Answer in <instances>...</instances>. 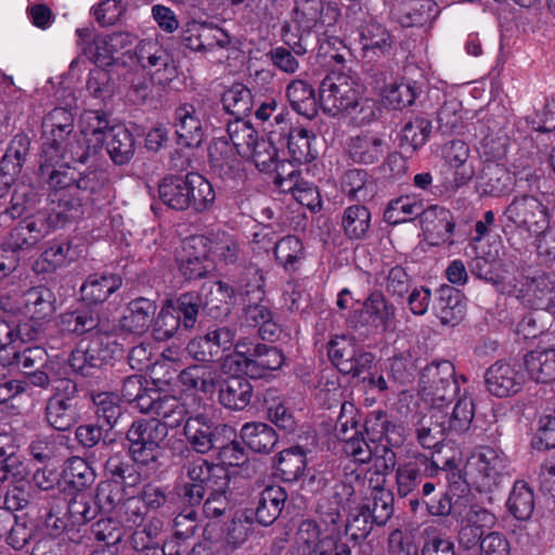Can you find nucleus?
I'll use <instances>...</instances> for the list:
<instances>
[{"mask_svg": "<svg viewBox=\"0 0 555 555\" xmlns=\"http://www.w3.org/2000/svg\"><path fill=\"white\" fill-rule=\"evenodd\" d=\"M138 60L151 79L167 85L177 76V67L165 49L153 41H142L138 47Z\"/></svg>", "mask_w": 555, "mask_h": 555, "instance_id": "17", "label": "nucleus"}, {"mask_svg": "<svg viewBox=\"0 0 555 555\" xmlns=\"http://www.w3.org/2000/svg\"><path fill=\"white\" fill-rule=\"evenodd\" d=\"M140 412L151 414L153 420L166 425V430L179 426L186 416L184 403L175 396H162L156 389L151 397L141 398Z\"/></svg>", "mask_w": 555, "mask_h": 555, "instance_id": "18", "label": "nucleus"}, {"mask_svg": "<svg viewBox=\"0 0 555 555\" xmlns=\"http://www.w3.org/2000/svg\"><path fill=\"white\" fill-rule=\"evenodd\" d=\"M371 225V212L363 205H353L345 209L341 227L345 234L352 240L364 237Z\"/></svg>", "mask_w": 555, "mask_h": 555, "instance_id": "52", "label": "nucleus"}, {"mask_svg": "<svg viewBox=\"0 0 555 555\" xmlns=\"http://www.w3.org/2000/svg\"><path fill=\"white\" fill-rule=\"evenodd\" d=\"M202 304L208 308L210 312L229 310V307L235 300L234 289L224 282H206L203 284L199 293Z\"/></svg>", "mask_w": 555, "mask_h": 555, "instance_id": "45", "label": "nucleus"}, {"mask_svg": "<svg viewBox=\"0 0 555 555\" xmlns=\"http://www.w3.org/2000/svg\"><path fill=\"white\" fill-rule=\"evenodd\" d=\"M111 128L113 126H109L105 112L89 109L82 113L79 119V129L83 140L81 145L87 152V158L96 155L104 149Z\"/></svg>", "mask_w": 555, "mask_h": 555, "instance_id": "19", "label": "nucleus"}, {"mask_svg": "<svg viewBox=\"0 0 555 555\" xmlns=\"http://www.w3.org/2000/svg\"><path fill=\"white\" fill-rule=\"evenodd\" d=\"M63 478L76 489H82L93 481L94 474L81 456H72L63 469Z\"/></svg>", "mask_w": 555, "mask_h": 555, "instance_id": "60", "label": "nucleus"}, {"mask_svg": "<svg viewBox=\"0 0 555 555\" xmlns=\"http://www.w3.org/2000/svg\"><path fill=\"white\" fill-rule=\"evenodd\" d=\"M37 339V330L28 331V323L12 326L0 319V362H10L18 356V344Z\"/></svg>", "mask_w": 555, "mask_h": 555, "instance_id": "36", "label": "nucleus"}, {"mask_svg": "<svg viewBox=\"0 0 555 555\" xmlns=\"http://www.w3.org/2000/svg\"><path fill=\"white\" fill-rule=\"evenodd\" d=\"M167 434L166 425L156 420L135 421L127 433L129 451H155Z\"/></svg>", "mask_w": 555, "mask_h": 555, "instance_id": "29", "label": "nucleus"}, {"mask_svg": "<svg viewBox=\"0 0 555 555\" xmlns=\"http://www.w3.org/2000/svg\"><path fill=\"white\" fill-rule=\"evenodd\" d=\"M245 320L251 326H259L262 339H271L276 335L278 325L272 321V312L264 305H249L245 309Z\"/></svg>", "mask_w": 555, "mask_h": 555, "instance_id": "62", "label": "nucleus"}, {"mask_svg": "<svg viewBox=\"0 0 555 555\" xmlns=\"http://www.w3.org/2000/svg\"><path fill=\"white\" fill-rule=\"evenodd\" d=\"M284 356L276 347L254 344L249 345V370L250 378L266 377L270 372L282 367Z\"/></svg>", "mask_w": 555, "mask_h": 555, "instance_id": "32", "label": "nucleus"}, {"mask_svg": "<svg viewBox=\"0 0 555 555\" xmlns=\"http://www.w3.org/2000/svg\"><path fill=\"white\" fill-rule=\"evenodd\" d=\"M179 270L188 280L205 276L215 269L214 259L208 255V240L205 235L186 238L178 259Z\"/></svg>", "mask_w": 555, "mask_h": 555, "instance_id": "14", "label": "nucleus"}, {"mask_svg": "<svg viewBox=\"0 0 555 555\" xmlns=\"http://www.w3.org/2000/svg\"><path fill=\"white\" fill-rule=\"evenodd\" d=\"M253 386L245 377H230L219 391L220 403L232 410L245 409L251 399Z\"/></svg>", "mask_w": 555, "mask_h": 555, "instance_id": "44", "label": "nucleus"}, {"mask_svg": "<svg viewBox=\"0 0 555 555\" xmlns=\"http://www.w3.org/2000/svg\"><path fill=\"white\" fill-rule=\"evenodd\" d=\"M339 520V513L336 508H331L326 517L322 519L326 526L328 534L320 539L314 546V555H350V548L346 543H338L336 524Z\"/></svg>", "mask_w": 555, "mask_h": 555, "instance_id": "50", "label": "nucleus"}, {"mask_svg": "<svg viewBox=\"0 0 555 555\" xmlns=\"http://www.w3.org/2000/svg\"><path fill=\"white\" fill-rule=\"evenodd\" d=\"M230 140L237 154L250 160L259 171L271 172L278 166V151L267 139H259L254 127L242 119L228 125Z\"/></svg>", "mask_w": 555, "mask_h": 555, "instance_id": "3", "label": "nucleus"}, {"mask_svg": "<svg viewBox=\"0 0 555 555\" xmlns=\"http://www.w3.org/2000/svg\"><path fill=\"white\" fill-rule=\"evenodd\" d=\"M426 464V473L429 476L436 475L439 470L447 473L450 482L449 491L440 496L437 502L427 503V509L431 515L447 516L462 514L461 505L468 500L462 494L469 491L467 478L474 482L495 480L507 469V460L504 453H463L451 457L443 456V453H436Z\"/></svg>", "mask_w": 555, "mask_h": 555, "instance_id": "1", "label": "nucleus"}, {"mask_svg": "<svg viewBox=\"0 0 555 555\" xmlns=\"http://www.w3.org/2000/svg\"><path fill=\"white\" fill-rule=\"evenodd\" d=\"M391 17L404 27L423 25L437 15L431 0H393Z\"/></svg>", "mask_w": 555, "mask_h": 555, "instance_id": "28", "label": "nucleus"}, {"mask_svg": "<svg viewBox=\"0 0 555 555\" xmlns=\"http://www.w3.org/2000/svg\"><path fill=\"white\" fill-rule=\"evenodd\" d=\"M420 222L426 238L431 245L448 242L454 230L451 211L437 205L424 209Z\"/></svg>", "mask_w": 555, "mask_h": 555, "instance_id": "25", "label": "nucleus"}, {"mask_svg": "<svg viewBox=\"0 0 555 555\" xmlns=\"http://www.w3.org/2000/svg\"><path fill=\"white\" fill-rule=\"evenodd\" d=\"M328 357L343 374L360 376L366 372L374 360L372 353L360 349L354 339L348 336H336L328 343Z\"/></svg>", "mask_w": 555, "mask_h": 555, "instance_id": "9", "label": "nucleus"}, {"mask_svg": "<svg viewBox=\"0 0 555 555\" xmlns=\"http://www.w3.org/2000/svg\"><path fill=\"white\" fill-rule=\"evenodd\" d=\"M78 256L79 253L73 247L72 242L54 241L36 259L33 269L36 273L53 272L74 261Z\"/></svg>", "mask_w": 555, "mask_h": 555, "instance_id": "35", "label": "nucleus"}, {"mask_svg": "<svg viewBox=\"0 0 555 555\" xmlns=\"http://www.w3.org/2000/svg\"><path fill=\"white\" fill-rule=\"evenodd\" d=\"M396 308L379 292L372 293L363 304L360 312L362 325L376 331H388L395 326Z\"/></svg>", "mask_w": 555, "mask_h": 555, "instance_id": "24", "label": "nucleus"}, {"mask_svg": "<svg viewBox=\"0 0 555 555\" xmlns=\"http://www.w3.org/2000/svg\"><path fill=\"white\" fill-rule=\"evenodd\" d=\"M446 383L444 390L448 393H456L459 385L454 379V367L449 361L433 362L428 364L422 373L421 390H428V388L436 387Z\"/></svg>", "mask_w": 555, "mask_h": 555, "instance_id": "46", "label": "nucleus"}, {"mask_svg": "<svg viewBox=\"0 0 555 555\" xmlns=\"http://www.w3.org/2000/svg\"><path fill=\"white\" fill-rule=\"evenodd\" d=\"M117 351L118 346L109 334L93 335L89 340H81L73 350L69 365L81 375H88L89 369L102 366L112 360Z\"/></svg>", "mask_w": 555, "mask_h": 555, "instance_id": "8", "label": "nucleus"}, {"mask_svg": "<svg viewBox=\"0 0 555 555\" xmlns=\"http://www.w3.org/2000/svg\"><path fill=\"white\" fill-rule=\"evenodd\" d=\"M319 101L322 109L330 115L351 112L359 102L358 85L347 75H330L320 85Z\"/></svg>", "mask_w": 555, "mask_h": 555, "instance_id": "5", "label": "nucleus"}, {"mask_svg": "<svg viewBox=\"0 0 555 555\" xmlns=\"http://www.w3.org/2000/svg\"><path fill=\"white\" fill-rule=\"evenodd\" d=\"M376 486L371 491L370 514L377 526L385 525L393 513V495L376 480Z\"/></svg>", "mask_w": 555, "mask_h": 555, "instance_id": "55", "label": "nucleus"}, {"mask_svg": "<svg viewBox=\"0 0 555 555\" xmlns=\"http://www.w3.org/2000/svg\"><path fill=\"white\" fill-rule=\"evenodd\" d=\"M104 147L116 165L127 164L134 155L133 134L124 126H113Z\"/></svg>", "mask_w": 555, "mask_h": 555, "instance_id": "42", "label": "nucleus"}, {"mask_svg": "<svg viewBox=\"0 0 555 555\" xmlns=\"http://www.w3.org/2000/svg\"><path fill=\"white\" fill-rule=\"evenodd\" d=\"M506 292L527 306L547 311L555 300V283L544 274L531 279L521 278Z\"/></svg>", "mask_w": 555, "mask_h": 555, "instance_id": "15", "label": "nucleus"}, {"mask_svg": "<svg viewBox=\"0 0 555 555\" xmlns=\"http://www.w3.org/2000/svg\"><path fill=\"white\" fill-rule=\"evenodd\" d=\"M485 384L491 395L505 398L521 390L525 384V374L517 363L496 361L487 369Z\"/></svg>", "mask_w": 555, "mask_h": 555, "instance_id": "16", "label": "nucleus"}, {"mask_svg": "<svg viewBox=\"0 0 555 555\" xmlns=\"http://www.w3.org/2000/svg\"><path fill=\"white\" fill-rule=\"evenodd\" d=\"M287 500L285 490L280 486H268L260 494L256 508V519L262 526H269L281 514Z\"/></svg>", "mask_w": 555, "mask_h": 555, "instance_id": "43", "label": "nucleus"}, {"mask_svg": "<svg viewBox=\"0 0 555 555\" xmlns=\"http://www.w3.org/2000/svg\"><path fill=\"white\" fill-rule=\"evenodd\" d=\"M249 345L250 341L247 339H240L235 344L234 351L223 358L221 363L223 373L231 375V377H241V374L248 376Z\"/></svg>", "mask_w": 555, "mask_h": 555, "instance_id": "58", "label": "nucleus"}, {"mask_svg": "<svg viewBox=\"0 0 555 555\" xmlns=\"http://www.w3.org/2000/svg\"><path fill=\"white\" fill-rule=\"evenodd\" d=\"M343 190L350 197L365 199L371 196L373 185L367 181V175L361 169L348 170L343 179Z\"/></svg>", "mask_w": 555, "mask_h": 555, "instance_id": "64", "label": "nucleus"}, {"mask_svg": "<svg viewBox=\"0 0 555 555\" xmlns=\"http://www.w3.org/2000/svg\"><path fill=\"white\" fill-rule=\"evenodd\" d=\"M505 216L533 235L543 233L548 227L546 208L534 196L515 197L505 209Z\"/></svg>", "mask_w": 555, "mask_h": 555, "instance_id": "12", "label": "nucleus"}, {"mask_svg": "<svg viewBox=\"0 0 555 555\" xmlns=\"http://www.w3.org/2000/svg\"><path fill=\"white\" fill-rule=\"evenodd\" d=\"M287 98L292 107L300 115L310 119L312 112V87L302 79L293 80L287 87Z\"/></svg>", "mask_w": 555, "mask_h": 555, "instance_id": "59", "label": "nucleus"}, {"mask_svg": "<svg viewBox=\"0 0 555 555\" xmlns=\"http://www.w3.org/2000/svg\"><path fill=\"white\" fill-rule=\"evenodd\" d=\"M59 327L63 333L82 335L92 333L93 335L108 334V326L101 322L99 314L93 310H80L63 313L59 319Z\"/></svg>", "mask_w": 555, "mask_h": 555, "instance_id": "31", "label": "nucleus"}, {"mask_svg": "<svg viewBox=\"0 0 555 555\" xmlns=\"http://www.w3.org/2000/svg\"><path fill=\"white\" fill-rule=\"evenodd\" d=\"M157 305L154 300L140 297L131 300L119 320V328L122 332L142 335L152 325L156 315Z\"/></svg>", "mask_w": 555, "mask_h": 555, "instance_id": "27", "label": "nucleus"}, {"mask_svg": "<svg viewBox=\"0 0 555 555\" xmlns=\"http://www.w3.org/2000/svg\"><path fill=\"white\" fill-rule=\"evenodd\" d=\"M190 173L165 177L158 185L160 201L169 208L184 210L190 207Z\"/></svg>", "mask_w": 555, "mask_h": 555, "instance_id": "38", "label": "nucleus"}, {"mask_svg": "<svg viewBox=\"0 0 555 555\" xmlns=\"http://www.w3.org/2000/svg\"><path fill=\"white\" fill-rule=\"evenodd\" d=\"M74 115L64 107H55L43 120V143L41 169L49 171L50 166L67 159L85 160L87 152L73 134Z\"/></svg>", "mask_w": 555, "mask_h": 555, "instance_id": "2", "label": "nucleus"}, {"mask_svg": "<svg viewBox=\"0 0 555 555\" xmlns=\"http://www.w3.org/2000/svg\"><path fill=\"white\" fill-rule=\"evenodd\" d=\"M212 422L204 415L197 414L188 418L184 426V434L188 441L195 449L194 451H241L236 431L228 425L216 427L211 431Z\"/></svg>", "mask_w": 555, "mask_h": 555, "instance_id": "4", "label": "nucleus"}, {"mask_svg": "<svg viewBox=\"0 0 555 555\" xmlns=\"http://www.w3.org/2000/svg\"><path fill=\"white\" fill-rule=\"evenodd\" d=\"M237 441L241 451H271L278 437L272 427L264 423H246L242 426Z\"/></svg>", "mask_w": 555, "mask_h": 555, "instance_id": "37", "label": "nucleus"}, {"mask_svg": "<svg viewBox=\"0 0 555 555\" xmlns=\"http://www.w3.org/2000/svg\"><path fill=\"white\" fill-rule=\"evenodd\" d=\"M339 16V10L336 3L322 4L320 16L314 20V33L324 38H319V55L330 56L335 61H340L341 56L337 53L343 44L341 40L334 36L335 24Z\"/></svg>", "mask_w": 555, "mask_h": 555, "instance_id": "23", "label": "nucleus"}, {"mask_svg": "<svg viewBox=\"0 0 555 555\" xmlns=\"http://www.w3.org/2000/svg\"><path fill=\"white\" fill-rule=\"evenodd\" d=\"M52 299L53 295L49 288L37 286L25 292L18 299L16 308H14L16 312L22 313L33 322V324H28V331H33V327H35L37 337L40 332V321L50 317L54 311Z\"/></svg>", "mask_w": 555, "mask_h": 555, "instance_id": "20", "label": "nucleus"}, {"mask_svg": "<svg viewBox=\"0 0 555 555\" xmlns=\"http://www.w3.org/2000/svg\"><path fill=\"white\" fill-rule=\"evenodd\" d=\"M513 185L511 172L500 164H490L487 166L483 182L481 183L482 193L492 196H501L509 192Z\"/></svg>", "mask_w": 555, "mask_h": 555, "instance_id": "54", "label": "nucleus"}, {"mask_svg": "<svg viewBox=\"0 0 555 555\" xmlns=\"http://www.w3.org/2000/svg\"><path fill=\"white\" fill-rule=\"evenodd\" d=\"M178 143L186 147L198 146L205 137L207 119L199 105L183 104L177 107L173 122Z\"/></svg>", "mask_w": 555, "mask_h": 555, "instance_id": "13", "label": "nucleus"}, {"mask_svg": "<svg viewBox=\"0 0 555 555\" xmlns=\"http://www.w3.org/2000/svg\"><path fill=\"white\" fill-rule=\"evenodd\" d=\"M181 325L180 315L177 314L175 301L166 300L159 312L153 318L152 334L155 340L165 341L170 339Z\"/></svg>", "mask_w": 555, "mask_h": 555, "instance_id": "47", "label": "nucleus"}, {"mask_svg": "<svg viewBox=\"0 0 555 555\" xmlns=\"http://www.w3.org/2000/svg\"><path fill=\"white\" fill-rule=\"evenodd\" d=\"M64 390V393L56 392L52 396L46 408L48 423L57 430L68 429L75 424L77 417L76 385L72 382H65Z\"/></svg>", "mask_w": 555, "mask_h": 555, "instance_id": "21", "label": "nucleus"}, {"mask_svg": "<svg viewBox=\"0 0 555 555\" xmlns=\"http://www.w3.org/2000/svg\"><path fill=\"white\" fill-rule=\"evenodd\" d=\"M222 104L232 115H246L253 108V95L243 83H234L222 95Z\"/></svg>", "mask_w": 555, "mask_h": 555, "instance_id": "56", "label": "nucleus"}, {"mask_svg": "<svg viewBox=\"0 0 555 555\" xmlns=\"http://www.w3.org/2000/svg\"><path fill=\"white\" fill-rule=\"evenodd\" d=\"M442 158L448 166L447 183L451 189L467 184L476 173L475 159L469 146L462 140H452L441 150Z\"/></svg>", "mask_w": 555, "mask_h": 555, "instance_id": "11", "label": "nucleus"}, {"mask_svg": "<svg viewBox=\"0 0 555 555\" xmlns=\"http://www.w3.org/2000/svg\"><path fill=\"white\" fill-rule=\"evenodd\" d=\"M360 42L364 57L376 61L390 54L393 40L390 33L380 23L371 21L361 27Z\"/></svg>", "mask_w": 555, "mask_h": 555, "instance_id": "30", "label": "nucleus"}, {"mask_svg": "<svg viewBox=\"0 0 555 555\" xmlns=\"http://www.w3.org/2000/svg\"><path fill=\"white\" fill-rule=\"evenodd\" d=\"M387 151L385 140L372 133H365L353 138L349 145L350 157L356 163L373 164L378 162Z\"/></svg>", "mask_w": 555, "mask_h": 555, "instance_id": "41", "label": "nucleus"}, {"mask_svg": "<svg viewBox=\"0 0 555 555\" xmlns=\"http://www.w3.org/2000/svg\"><path fill=\"white\" fill-rule=\"evenodd\" d=\"M208 255L210 258H219L224 261H233L238 254V245L235 240L225 232H211L208 236Z\"/></svg>", "mask_w": 555, "mask_h": 555, "instance_id": "61", "label": "nucleus"}, {"mask_svg": "<svg viewBox=\"0 0 555 555\" xmlns=\"http://www.w3.org/2000/svg\"><path fill=\"white\" fill-rule=\"evenodd\" d=\"M475 405L472 398L464 396L457 400L448 421V429L454 433L466 431L474 420Z\"/></svg>", "mask_w": 555, "mask_h": 555, "instance_id": "63", "label": "nucleus"}, {"mask_svg": "<svg viewBox=\"0 0 555 555\" xmlns=\"http://www.w3.org/2000/svg\"><path fill=\"white\" fill-rule=\"evenodd\" d=\"M188 474L192 482L201 483L207 489H212L219 483L220 486L228 485V473L224 467L209 464L202 459L192 463Z\"/></svg>", "mask_w": 555, "mask_h": 555, "instance_id": "51", "label": "nucleus"}, {"mask_svg": "<svg viewBox=\"0 0 555 555\" xmlns=\"http://www.w3.org/2000/svg\"><path fill=\"white\" fill-rule=\"evenodd\" d=\"M274 256L285 270H295L296 264L304 259L302 243L295 236L283 237L275 244Z\"/></svg>", "mask_w": 555, "mask_h": 555, "instance_id": "57", "label": "nucleus"}, {"mask_svg": "<svg viewBox=\"0 0 555 555\" xmlns=\"http://www.w3.org/2000/svg\"><path fill=\"white\" fill-rule=\"evenodd\" d=\"M87 159L61 160L59 164L50 166L52 168L49 172L50 186L56 190L78 189L90 193L99 192L106 183V173L103 170H91L81 176L80 173L78 175L74 166L76 164H83Z\"/></svg>", "mask_w": 555, "mask_h": 555, "instance_id": "7", "label": "nucleus"}, {"mask_svg": "<svg viewBox=\"0 0 555 555\" xmlns=\"http://www.w3.org/2000/svg\"><path fill=\"white\" fill-rule=\"evenodd\" d=\"M79 206V203L73 204L68 210H59L55 215L39 211L26 218L20 224L24 227L28 234L36 237V241L39 243L43 237L50 234L53 229L63 227L66 221L73 219Z\"/></svg>", "mask_w": 555, "mask_h": 555, "instance_id": "33", "label": "nucleus"}, {"mask_svg": "<svg viewBox=\"0 0 555 555\" xmlns=\"http://www.w3.org/2000/svg\"><path fill=\"white\" fill-rule=\"evenodd\" d=\"M189 184V208L197 212L210 210L216 201V192L211 183L204 176L191 172Z\"/></svg>", "mask_w": 555, "mask_h": 555, "instance_id": "48", "label": "nucleus"}, {"mask_svg": "<svg viewBox=\"0 0 555 555\" xmlns=\"http://www.w3.org/2000/svg\"><path fill=\"white\" fill-rule=\"evenodd\" d=\"M335 430L337 438L346 442L350 451H363L358 411L352 403L341 404Z\"/></svg>", "mask_w": 555, "mask_h": 555, "instance_id": "40", "label": "nucleus"}, {"mask_svg": "<svg viewBox=\"0 0 555 555\" xmlns=\"http://www.w3.org/2000/svg\"><path fill=\"white\" fill-rule=\"evenodd\" d=\"M423 203L415 196H401L391 201L384 212V219L390 224L413 220L423 211Z\"/></svg>", "mask_w": 555, "mask_h": 555, "instance_id": "49", "label": "nucleus"}, {"mask_svg": "<svg viewBox=\"0 0 555 555\" xmlns=\"http://www.w3.org/2000/svg\"><path fill=\"white\" fill-rule=\"evenodd\" d=\"M219 385V374L207 365H191L179 374V387L188 396L211 397Z\"/></svg>", "mask_w": 555, "mask_h": 555, "instance_id": "22", "label": "nucleus"}, {"mask_svg": "<svg viewBox=\"0 0 555 555\" xmlns=\"http://www.w3.org/2000/svg\"><path fill=\"white\" fill-rule=\"evenodd\" d=\"M121 285L120 276L116 274H91L80 287L82 300L88 304H100L115 293Z\"/></svg>", "mask_w": 555, "mask_h": 555, "instance_id": "39", "label": "nucleus"}, {"mask_svg": "<svg viewBox=\"0 0 555 555\" xmlns=\"http://www.w3.org/2000/svg\"><path fill=\"white\" fill-rule=\"evenodd\" d=\"M439 297L434 305V311L443 325L454 326L465 314V302L460 291L442 285L438 291Z\"/></svg>", "mask_w": 555, "mask_h": 555, "instance_id": "34", "label": "nucleus"}, {"mask_svg": "<svg viewBox=\"0 0 555 555\" xmlns=\"http://www.w3.org/2000/svg\"><path fill=\"white\" fill-rule=\"evenodd\" d=\"M522 367L528 378L537 384L555 383V348L537 347L525 354Z\"/></svg>", "mask_w": 555, "mask_h": 555, "instance_id": "26", "label": "nucleus"}, {"mask_svg": "<svg viewBox=\"0 0 555 555\" xmlns=\"http://www.w3.org/2000/svg\"><path fill=\"white\" fill-rule=\"evenodd\" d=\"M181 42L192 51L206 53L216 48L228 47L231 43V38L217 25L193 18L181 27Z\"/></svg>", "mask_w": 555, "mask_h": 555, "instance_id": "10", "label": "nucleus"}, {"mask_svg": "<svg viewBox=\"0 0 555 555\" xmlns=\"http://www.w3.org/2000/svg\"><path fill=\"white\" fill-rule=\"evenodd\" d=\"M77 44L81 48L85 55L88 56L98 66L111 65L114 61V54L119 50L129 47L134 41V36L130 33H114L107 36L92 37L88 28H77Z\"/></svg>", "mask_w": 555, "mask_h": 555, "instance_id": "6", "label": "nucleus"}, {"mask_svg": "<svg viewBox=\"0 0 555 555\" xmlns=\"http://www.w3.org/2000/svg\"><path fill=\"white\" fill-rule=\"evenodd\" d=\"M507 505L509 512L519 520H527L534 509L533 491L526 481L517 480L509 494Z\"/></svg>", "mask_w": 555, "mask_h": 555, "instance_id": "53", "label": "nucleus"}]
</instances>
